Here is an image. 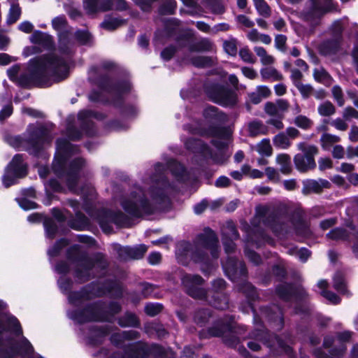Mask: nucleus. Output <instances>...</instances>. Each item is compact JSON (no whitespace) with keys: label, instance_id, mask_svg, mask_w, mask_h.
<instances>
[{"label":"nucleus","instance_id":"f257e3e1","mask_svg":"<svg viewBox=\"0 0 358 358\" xmlns=\"http://www.w3.org/2000/svg\"><path fill=\"white\" fill-rule=\"evenodd\" d=\"M171 188L166 180L162 178L149 190L150 201L145 199L146 196L141 189H138L122 201V206L127 213L134 216L149 215L164 200Z\"/></svg>","mask_w":358,"mask_h":358},{"label":"nucleus","instance_id":"f03ea898","mask_svg":"<svg viewBox=\"0 0 358 358\" xmlns=\"http://www.w3.org/2000/svg\"><path fill=\"white\" fill-rule=\"evenodd\" d=\"M29 69L32 77L50 73L57 81L65 79L69 73L67 62L64 59H58L55 56L31 60Z\"/></svg>","mask_w":358,"mask_h":358},{"label":"nucleus","instance_id":"7ed1b4c3","mask_svg":"<svg viewBox=\"0 0 358 358\" xmlns=\"http://www.w3.org/2000/svg\"><path fill=\"white\" fill-rule=\"evenodd\" d=\"M299 150L304 155L298 154L294 157V161L296 168L301 172H305L315 167L314 156L317 154L318 150L316 146L308 145L306 143H299L297 145Z\"/></svg>","mask_w":358,"mask_h":358},{"label":"nucleus","instance_id":"20e7f679","mask_svg":"<svg viewBox=\"0 0 358 358\" xmlns=\"http://www.w3.org/2000/svg\"><path fill=\"white\" fill-rule=\"evenodd\" d=\"M26 175V165L20 155H15L6 169L3 176V183L8 187L15 184L16 180Z\"/></svg>","mask_w":358,"mask_h":358},{"label":"nucleus","instance_id":"39448f33","mask_svg":"<svg viewBox=\"0 0 358 358\" xmlns=\"http://www.w3.org/2000/svg\"><path fill=\"white\" fill-rule=\"evenodd\" d=\"M84 7L88 13H93L110 9L124 10L127 4L124 0H85Z\"/></svg>","mask_w":358,"mask_h":358},{"label":"nucleus","instance_id":"423d86ee","mask_svg":"<svg viewBox=\"0 0 358 358\" xmlns=\"http://www.w3.org/2000/svg\"><path fill=\"white\" fill-rule=\"evenodd\" d=\"M53 28L59 32V49L63 53H69L70 43L67 34L64 31L66 29V21L64 17L59 16L55 17L52 21Z\"/></svg>","mask_w":358,"mask_h":358},{"label":"nucleus","instance_id":"0eeeda50","mask_svg":"<svg viewBox=\"0 0 358 358\" xmlns=\"http://www.w3.org/2000/svg\"><path fill=\"white\" fill-rule=\"evenodd\" d=\"M202 282V278L199 275H185L182 278V282L187 293L194 298L200 299L205 296L204 291L197 287Z\"/></svg>","mask_w":358,"mask_h":358},{"label":"nucleus","instance_id":"6e6552de","mask_svg":"<svg viewBox=\"0 0 358 358\" xmlns=\"http://www.w3.org/2000/svg\"><path fill=\"white\" fill-rule=\"evenodd\" d=\"M210 96L213 101L224 106H233L236 102V94L223 87L215 89L210 94Z\"/></svg>","mask_w":358,"mask_h":358},{"label":"nucleus","instance_id":"1a4fd4ad","mask_svg":"<svg viewBox=\"0 0 358 358\" xmlns=\"http://www.w3.org/2000/svg\"><path fill=\"white\" fill-rule=\"evenodd\" d=\"M69 317L79 323L98 320L97 317L94 314V310L91 308L79 313H69Z\"/></svg>","mask_w":358,"mask_h":358},{"label":"nucleus","instance_id":"9d476101","mask_svg":"<svg viewBox=\"0 0 358 358\" xmlns=\"http://www.w3.org/2000/svg\"><path fill=\"white\" fill-rule=\"evenodd\" d=\"M199 241L201 245L204 246L205 248L212 249V255L214 257H217L214 251V248L216 247L217 243V240L215 237V234L210 229H208L205 231V234H202L199 237Z\"/></svg>","mask_w":358,"mask_h":358},{"label":"nucleus","instance_id":"9b49d317","mask_svg":"<svg viewBox=\"0 0 358 358\" xmlns=\"http://www.w3.org/2000/svg\"><path fill=\"white\" fill-rule=\"evenodd\" d=\"M350 337H351V334L348 331L342 333L337 337V338L336 340H334L330 337H327L324 338V345L325 347H330L332 343H336L339 345L341 344V346L338 353L336 352L335 351H333L331 352L333 355L338 356L346 350V348L343 345V343L344 341H348Z\"/></svg>","mask_w":358,"mask_h":358},{"label":"nucleus","instance_id":"f8f14e48","mask_svg":"<svg viewBox=\"0 0 358 358\" xmlns=\"http://www.w3.org/2000/svg\"><path fill=\"white\" fill-rule=\"evenodd\" d=\"M231 135V131L230 130L217 131L215 139L213 141V143L217 149L221 150L230 143Z\"/></svg>","mask_w":358,"mask_h":358},{"label":"nucleus","instance_id":"ddd939ff","mask_svg":"<svg viewBox=\"0 0 358 358\" xmlns=\"http://www.w3.org/2000/svg\"><path fill=\"white\" fill-rule=\"evenodd\" d=\"M30 41L34 44L48 47L51 44L52 38L48 34L36 31L30 36Z\"/></svg>","mask_w":358,"mask_h":358},{"label":"nucleus","instance_id":"4468645a","mask_svg":"<svg viewBox=\"0 0 358 358\" xmlns=\"http://www.w3.org/2000/svg\"><path fill=\"white\" fill-rule=\"evenodd\" d=\"M260 74L263 80L278 81L282 79V76L273 66L262 68Z\"/></svg>","mask_w":358,"mask_h":358},{"label":"nucleus","instance_id":"2eb2a0df","mask_svg":"<svg viewBox=\"0 0 358 358\" xmlns=\"http://www.w3.org/2000/svg\"><path fill=\"white\" fill-rule=\"evenodd\" d=\"M276 163L280 166V171L289 174L292 171L291 158L287 154H280L276 157Z\"/></svg>","mask_w":358,"mask_h":358},{"label":"nucleus","instance_id":"dca6fc26","mask_svg":"<svg viewBox=\"0 0 358 358\" xmlns=\"http://www.w3.org/2000/svg\"><path fill=\"white\" fill-rule=\"evenodd\" d=\"M125 22L124 20L117 17L108 16L101 23V27L108 31H112L122 26Z\"/></svg>","mask_w":358,"mask_h":358},{"label":"nucleus","instance_id":"f3484780","mask_svg":"<svg viewBox=\"0 0 358 358\" xmlns=\"http://www.w3.org/2000/svg\"><path fill=\"white\" fill-rule=\"evenodd\" d=\"M273 145L280 149H287L291 145L288 136L283 132L279 133L273 138Z\"/></svg>","mask_w":358,"mask_h":358},{"label":"nucleus","instance_id":"a211bd4d","mask_svg":"<svg viewBox=\"0 0 358 358\" xmlns=\"http://www.w3.org/2000/svg\"><path fill=\"white\" fill-rule=\"evenodd\" d=\"M313 9L315 13H322L331 10V0H312Z\"/></svg>","mask_w":358,"mask_h":358},{"label":"nucleus","instance_id":"6ab92c4d","mask_svg":"<svg viewBox=\"0 0 358 358\" xmlns=\"http://www.w3.org/2000/svg\"><path fill=\"white\" fill-rule=\"evenodd\" d=\"M255 52L258 57H260V60L262 64L269 65L274 62V58L268 55L264 48L262 47H255Z\"/></svg>","mask_w":358,"mask_h":358},{"label":"nucleus","instance_id":"aec40b11","mask_svg":"<svg viewBox=\"0 0 358 358\" xmlns=\"http://www.w3.org/2000/svg\"><path fill=\"white\" fill-rule=\"evenodd\" d=\"M250 134L251 136H257L259 134H265L266 128L259 122H252L248 126Z\"/></svg>","mask_w":358,"mask_h":358},{"label":"nucleus","instance_id":"412c9836","mask_svg":"<svg viewBox=\"0 0 358 358\" xmlns=\"http://www.w3.org/2000/svg\"><path fill=\"white\" fill-rule=\"evenodd\" d=\"M318 113L322 116H330L335 113V108L329 101H325L318 106Z\"/></svg>","mask_w":358,"mask_h":358},{"label":"nucleus","instance_id":"4be33fe9","mask_svg":"<svg viewBox=\"0 0 358 358\" xmlns=\"http://www.w3.org/2000/svg\"><path fill=\"white\" fill-rule=\"evenodd\" d=\"M257 151L260 154L266 156H270L272 154V148L268 139L262 140L257 145Z\"/></svg>","mask_w":358,"mask_h":358},{"label":"nucleus","instance_id":"5701e85b","mask_svg":"<svg viewBox=\"0 0 358 358\" xmlns=\"http://www.w3.org/2000/svg\"><path fill=\"white\" fill-rule=\"evenodd\" d=\"M329 182L326 180H320V182L315 180H309L306 183V188L309 191L319 192L322 187H327Z\"/></svg>","mask_w":358,"mask_h":358},{"label":"nucleus","instance_id":"b1692460","mask_svg":"<svg viewBox=\"0 0 358 358\" xmlns=\"http://www.w3.org/2000/svg\"><path fill=\"white\" fill-rule=\"evenodd\" d=\"M322 146L327 148L331 145L337 143L340 141V138L337 136L324 133L321 137Z\"/></svg>","mask_w":358,"mask_h":358},{"label":"nucleus","instance_id":"393cba45","mask_svg":"<svg viewBox=\"0 0 358 358\" xmlns=\"http://www.w3.org/2000/svg\"><path fill=\"white\" fill-rule=\"evenodd\" d=\"M21 14L20 8L18 6L13 5L9 10L7 18V23L10 24L15 22L20 17Z\"/></svg>","mask_w":358,"mask_h":358},{"label":"nucleus","instance_id":"a878e982","mask_svg":"<svg viewBox=\"0 0 358 358\" xmlns=\"http://www.w3.org/2000/svg\"><path fill=\"white\" fill-rule=\"evenodd\" d=\"M205 114L206 116L215 120L224 121L227 119V116L224 113H219L217 108L213 106L208 107L205 110Z\"/></svg>","mask_w":358,"mask_h":358},{"label":"nucleus","instance_id":"bb28decb","mask_svg":"<svg viewBox=\"0 0 358 358\" xmlns=\"http://www.w3.org/2000/svg\"><path fill=\"white\" fill-rule=\"evenodd\" d=\"M294 123L299 127L303 129L310 128L313 124L312 121L307 117L303 115L297 116L294 121Z\"/></svg>","mask_w":358,"mask_h":358},{"label":"nucleus","instance_id":"cd10ccee","mask_svg":"<svg viewBox=\"0 0 358 358\" xmlns=\"http://www.w3.org/2000/svg\"><path fill=\"white\" fill-rule=\"evenodd\" d=\"M129 255L133 259H139L147 251V247L145 245H140L135 248H129Z\"/></svg>","mask_w":358,"mask_h":358},{"label":"nucleus","instance_id":"c85d7f7f","mask_svg":"<svg viewBox=\"0 0 358 358\" xmlns=\"http://www.w3.org/2000/svg\"><path fill=\"white\" fill-rule=\"evenodd\" d=\"M313 76L315 80L323 83H327L330 78L329 74L323 69H315Z\"/></svg>","mask_w":358,"mask_h":358},{"label":"nucleus","instance_id":"c756f323","mask_svg":"<svg viewBox=\"0 0 358 358\" xmlns=\"http://www.w3.org/2000/svg\"><path fill=\"white\" fill-rule=\"evenodd\" d=\"M296 87L303 98H308L313 94V88L310 85L300 83H296Z\"/></svg>","mask_w":358,"mask_h":358},{"label":"nucleus","instance_id":"7c9ffc66","mask_svg":"<svg viewBox=\"0 0 358 358\" xmlns=\"http://www.w3.org/2000/svg\"><path fill=\"white\" fill-rule=\"evenodd\" d=\"M255 7L260 15L268 16L269 15V8L264 0H254Z\"/></svg>","mask_w":358,"mask_h":358},{"label":"nucleus","instance_id":"2f4dec72","mask_svg":"<svg viewBox=\"0 0 358 358\" xmlns=\"http://www.w3.org/2000/svg\"><path fill=\"white\" fill-rule=\"evenodd\" d=\"M334 288L341 293H345V285L341 273H337L334 278Z\"/></svg>","mask_w":358,"mask_h":358},{"label":"nucleus","instance_id":"473e14b6","mask_svg":"<svg viewBox=\"0 0 358 358\" xmlns=\"http://www.w3.org/2000/svg\"><path fill=\"white\" fill-rule=\"evenodd\" d=\"M162 306L160 304L149 303L145 307V313L150 315L154 316L158 314L162 310Z\"/></svg>","mask_w":358,"mask_h":358},{"label":"nucleus","instance_id":"72a5a7b5","mask_svg":"<svg viewBox=\"0 0 358 358\" xmlns=\"http://www.w3.org/2000/svg\"><path fill=\"white\" fill-rule=\"evenodd\" d=\"M242 172L252 178H261L264 175L262 172L257 169L250 170L248 166H243L242 167Z\"/></svg>","mask_w":358,"mask_h":358},{"label":"nucleus","instance_id":"f704fd0d","mask_svg":"<svg viewBox=\"0 0 358 358\" xmlns=\"http://www.w3.org/2000/svg\"><path fill=\"white\" fill-rule=\"evenodd\" d=\"M332 94L338 105L343 106L344 103V100L343 97V92L341 88L338 85L334 86L332 88Z\"/></svg>","mask_w":358,"mask_h":358},{"label":"nucleus","instance_id":"c9c22d12","mask_svg":"<svg viewBox=\"0 0 358 358\" xmlns=\"http://www.w3.org/2000/svg\"><path fill=\"white\" fill-rule=\"evenodd\" d=\"M239 55L241 57V59L248 63H254L255 59L254 56L252 55V52L246 48H243L239 52Z\"/></svg>","mask_w":358,"mask_h":358},{"label":"nucleus","instance_id":"e433bc0d","mask_svg":"<svg viewBox=\"0 0 358 358\" xmlns=\"http://www.w3.org/2000/svg\"><path fill=\"white\" fill-rule=\"evenodd\" d=\"M327 236L334 240L343 239L346 236L345 231L341 229H336L332 230L327 234Z\"/></svg>","mask_w":358,"mask_h":358},{"label":"nucleus","instance_id":"4c0bfd02","mask_svg":"<svg viewBox=\"0 0 358 358\" xmlns=\"http://www.w3.org/2000/svg\"><path fill=\"white\" fill-rule=\"evenodd\" d=\"M57 146L58 150L62 152H67L72 149V145L64 139L58 140Z\"/></svg>","mask_w":358,"mask_h":358},{"label":"nucleus","instance_id":"58836bf2","mask_svg":"<svg viewBox=\"0 0 358 358\" xmlns=\"http://www.w3.org/2000/svg\"><path fill=\"white\" fill-rule=\"evenodd\" d=\"M265 111L267 114H268L271 116L280 117V114L278 110V107H276V103H273L271 102L267 103L265 105Z\"/></svg>","mask_w":358,"mask_h":358},{"label":"nucleus","instance_id":"ea45409f","mask_svg":"<svg viewBox=\"0 0 358 358\" xmlns=\"http://www.w3.org/2000/svg\"><path fill=\"white\" fill-rule=\"evenodd\" d=\"M225 52L230 55H235L237 52L236 45L234 41H225L224 43Z\"/></svg>","mask_w":358,"mask_h":358},{"label":"nucleus","instance_id":"a19ab883","mask_svg":"<svg viewBox=\"0 0 358 358\" xmlns=\"http://www.w3.org/2000/svg\"><path fill=\"white\" fill-rule=\"evenodd\" d=\"M7 328L10 329L11 327L13 328V330L17 333V334H20L21 333V329H20V327L19 325V322L17 321V320L14 317H10L8 318L7 320Z\"/></svg>","mask_w":358,"mask_h":358},{"label":"nucleus","instance_id":"79ce46f5","mask_svg":"<svg viewBox=\"0 0 358 358\" xmlns=\"http://www.w3.org/2000/svg\"><path fill=\"white\" fill-rule=\"evenodd\" d=\"M331 124L339 131H345L348 129L347 123L341 118H336L333 120Z\"/></svg>","mask_w":358,"mask_h":358},{"label":"nucleus","instance_id":"37998d69","mask_svg":"<svg viewBox=\"0 0 358 358\" xmlns=\"http://www.w3.org/2000/svg\"><path fill=\"white\" fill-rule=\"evenodd\" d=\"M77 40L82 44H85L90 41V35L87 31H78L76 33Z\"/></svg>","mask_w":358,"mask_h":358},{"label":"nucleus","instance_id":"c03bdc74","mask_svg":"<svg viewBox=\"0 0 358 358\" xmlns=\"http://www.w3.org/2000/svg\"><path fill=\"white\" fill-rule=\"evenodd\" d=\"M276 107H278V110L280 114V117H283L284 113L288 109L289 104L287 101L281 99L276 103Z\"/></svg>","mask_w":358,"mask_h":358},{"label":"nucleus","instance_id":"a18cd8bd","mask_svg":"<svg viewBox=\"0 0 358 358\" xmlns=\"http://www.w3.org/2000/svg\"><path fill=\"white\" fill-rule=\"evenodd\" d=\"M321 294L334 304H337L340 301L338 296L331 292L322 291Z\"/></svg>","mask_w":358,"mask_h":358},{"label":"nucleus","instance_id":"49530a36","mask_svg":"<svg viewBox=\"0 0 358 358\" xmlns=\"http://www.w3.org/2000/svg\"><path fill=\"white\" fill-rule=\"evenodd\" d=\"M166 3H167V7L162 8V13L166 14H171L173 12L176 8V3L173 0H166Z\"/></svg>","mask_w":358,"mask_h":358},{"label":"nucleus","instance_id":"de8ad7c7","mask_svg":"<svg viewBox=\"0 0 358 358\" xmlns=\"http://www.w3.org/2000/svg\"><path fill=\"white\" fill-rule=\"evenodd\" d=\"M287 38L284 35H278L275 38V47L280 50H283L285 43H286Z\"/></svg>","mask_w":358,"mask_h":358},{"label":"nucleus","instance_id":"09e8293b","mask_svg":"<svg viewBox=\"0 0 358 358\" xmlns=\"http://www.w3.org/2000/svg\"><path fill=\"white\" fill-rule=\"evenodd\" d=\"M283 117H278V118L273 117L267 121L268 124L273 125L277 129H281L284 127V124L282 122Z\"/></svg>","mask_w":358,"mask_h":358},{"label":"nucleus","instance_id":"8fccbe9b","mask_svg":"<svg viewBox=\"0 0 358 358\" xmlns=\"http://www.w3.org/2000/svg\"><path fill=\"white\" fill-rule=\"evenodd\" d=\"M66 245H67V241L66 240H61L54 247L48 250V254L51 256L56 255L59 252V248Z\"/></svg>","mask_w":358,"mask_h":358},{"label":"nucleus","instance_id":"3c124183","mask_svg":"<svg viewBox=\"0 0 358 358\" xmlns=\"http://www.w3.org/2000/svg\"><path fill=\"white\" fill-rule=\"evenodd\" d=\"M267 177L272 180H278L279 176L278 171L273 167H267L265 170Z\"/></svg>","mask_w":358,"mask_h":358},{"label":"nucleus","instance_id":"603ef678","mask_svg":"<svg viewBox=\"0 0 358 358\" xmlns=\"http://www.w3.org/2000/svg\"><path fill=\"white\" fill-rule=\"evenodd\" d=\"M319 168L320 170L324 171L327 169H330L332 166V162L329 158H321L318 161Z\"/></svg>","mask_w":358,"mask_h":358},{"label":"nucleus","instance_id":"864d4df0","mask_svg":"<svg viewBox=\"0 0 358 358\" xmlns=\"http://www.w3.org/2000/svg\"><path fill=\"white\" fill-rule=\"evenodd\" d=\"M296 255L298 258L303 262H306L310 255V252L306 248H301L297 250Z\"/></svg>","mask_w":358,"mask_h":358},{"label":"nucleus","instance_id":"5fc2aeb1","mask_svg":"<svg viewBox=\"0 0 358 358\" xmlns=\"http://www.w3.org/2000/svg\"><path fill=\"white\" fill-rule=\"evenodd\" d=\"M19 205L22 208L26 210L36 208V204L34 202L28 201L27 199L20 201Z\"/></svg>","mask_w":358,"mask_h":358},{"label":"nucleus","instance_id":"6e6d98bb","mask_svg":"<svg viewBox=\"0 0 358 358\" xmlns=\"http://www.w3.org/2000/svg\"><path fill=\"white\" fill-rule=\"evenodd\" d=\"M18 28L20 31L28 34L32 31L34 26L30 22L24 21L19 24Z\"/></svg>","mask_w":358,"mask_h":358},{"label":"nucleus","instance_id":"4d7b16f0","mask_svg":"<svg viewBox=\"0 0 358 358\" xmlns=\"http://www.w3.org/2000/svg\"><path fill=\"white\" fill-rule=\"evenodd\" d=\"M256 92L257 95L260 96L262 99L267 98L271 94V90L266 86H259Z\"/></svg>","mask_w":358,"mask_h":358},{"label":"nucleus","instance_id":"13d9d810","mask_svg":"<svg viewBox=\"0 0 358 358\" xmlns=\"http://www.w3.org/2000/svg\"><path fill=\"white\" fill-rule=\"evenodd\" d=\"M189 247L190 245L188 243L183 242L179 243L177 247V255H182L183 252L187 255L189 252Z\"/></svg>","mask_w":358,"mask_h":358},{"label":"nucleus","instance_id":"bf43d9fd","mask_svg":"<svg viewBox=\"0 0 358 358\" xmlns=\"http://www.w3.org/2000/svg\"><path fill=\"white\" fill-rule=\"evenodd\" d=\"M242 73L245 77L250 79H255L257 76V72L253 69L250 67L242 68Z\"/></svg>","mask_w":358,"mask_h":358},{"label":"nucleus","instance_id":"052dcab7","mask_svg":"<svg viewBox=\"0 0 358 358\" xmlns=\"http://www.w3.org/2000/svg\"><path fill=\"white\" fill-rule=\"evenodd\" d=\"M332 155L334 157L337 159L343 158L345 155L344 148L341 145H336L334 147Z\"/></svg>","mask_w":358,"mask_h":358},{"label":"nucleus","instance_id":"680f3d73","mask_svg":"<svg viewBox=\"0 0 358 358\" xmlns=\"http://www.w3.org/2000/svg\"><path fill=\"white\" fill-rule=\"evenodd\" d=\"M292 80L294 84V85H296V83H301V79L302 78V73L301 71L299 69H292V75H291Z\"/></svg>","mask_w":358,"mask_h":358},{"label":"nucleus","instance_id":"e2e57ef3","mask_svg":"<svg viewBox=\"0 0 358 358\" xmlns=\"http://www.w3.org/2000/svg\"><path fill=\"white\" fill-rule=\"evenodd\" d=\"M45 230H46L47 236L50 238H52L56 231V227L51 222H45Z\"/></svg>","mask_w":358,"mask_h":358},{"label":"nucleus","instance_id":"0e129e2a","mask_svg":"<svg viewBox=\"0 0 358 358\" xmlns=\"http://www.w3.org/2000/svg\"><path fill=\"white\" fill-rule=\"evenodd\" d=\"M13 112V108L11 106H5L0 112V120H3L9 117Z\"/></svg>","mask_w":358,"mask_h":358},{"label":"nucleus","instance_id":"69168bd1","mask_svg":"<svg viewBox=\"0 0 358 358\" xmlns=\"http://www.w3.org/2000/svg\"><path fill=\"white\" fill-rule=\"evenodd\" d=\"M175 52L173 48H165L161 53L162 57L165 60H169L171 58Z\"/></svg>","mask_w":358,"mask_h":358},{"label":"nucleus","instance_id":"338daca9","mask_svg":"<svg viewBox=\"0 0 358 358\" xmlns=\"http://www.w3.org/2000/svg\"><path fill=\"white\" fill-rule=\"evenodd\" d=\"M229 179L225 176L220 177L215 182L216 187H225L229 185Z\"/></svg>","mask_w":358,"mask_h":358},{"label":"nucleus","instance_id":"774afa93","mask_svg":"<svg viewBox=\"0 0 358 358\" xmlns=\"http://www.w3.org/2000/svg\"><path fill=\"white\" fill-rule=\"evenodd\" d=\"M237 20L239 23L243 24L247 27H251L254 25V23L245 15L238 16Z\"/></svg>","mask_w":358,"mask_h":358}]
</instances>
